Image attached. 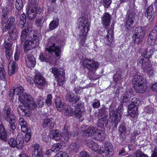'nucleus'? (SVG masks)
Listing matches in <instances>:
<instances>
[{"label":"nucleus","mask_w":157,"mask_h":157,"mask_svg":"<svg viewBox=\"0 0 157 157\" xmlns=\"http://www.w3.org/2000/svg\"><path fill=\"white\" fill-rule=\"evenodd\" d=\"M52 96L51 94H48L47 96V98L46 100V104L48 106L50 105L52 103Z\"/></svg>","instance_id":"obj_52"},{"label":"nucleus","mask_w":157,"mask_h":157,"mask_svg":"<svg viewBox=\"0 0 157 157\" xmlns=\"http://www.w3.org/2000/svg\"><path fill=\"white\" fill-rule=\"evenodd\" d=\"M133 90L131 89H128L125 91L123 95L122 96L120 100L122 103H126V105L127 106L128 102H129V99L131 98V95L133 94Z\"/></svg>","instance_id":"obj_18"},{"label":"nucleus","mask_w":157,"mask_h":157,"mask_svg":"<svg viewBox=\"0 0 157 157\" xmlns=\"http://www.w3.org/2000/svg\"><path fill=\"white\" fill-rule=\"evenodd\" d=\"M78 23L79 25L78 28L80 31V35L84 37L86 35L90 26L88 20L84 17L79 18Z\"/></svg>","instance_id":"obj_5"},{"label":"nucleus","mask_w":157,"mask_h":157,"mask_svg":"<svg viewBox=\"0 0 157 157\" xmlns=\"http://www.w3.org/2000/svg\"><path fill=\"white\" fill-rule=\"evenodd\" d=\"M106 114L105 109L104 108H101L98 110V113H95V116L96 117H101Z\"/></svg>","instance_id":"obj_48"},{"label":"nucleus","mask_w":157,"mask_h":157,"mask_svg":"<svg viewBox=\"0 0 157 157\" xmlns=\"http://www.w3.org/2000/svg\"><path fill=\"white\" fill-rule=\"evenodd\" d=\"M149 58L144 57V55L142 54L138 59L137 63L138 65H141L142 68L144 70H146L147 68L150 67L151 64L148 61Z\"/></svg>","instance_id":"obj_14"},{"label":"nucleus","mask_w":157,"mask_h":157,"mask_svg":"<svg viewBox=\"0 0 157 157\" xmlns=\"http://www.w3.org/2000/svg\"><path fill=\"white\" fill-rule=\"evenodd\" d=\"M24 90H25L22 86H19L15 89H11L10 91V96H11L12 95V96H13L14 95H19L21 93H23Z\"/></svg>","instance_id":"obj_32"},{"label":"nucleus","mask_w":157,"mask_h":157,"mask_svg":"<svg viewBox=\"0 0 157 157\" xmlns=\"http://www.w3.org/2000/svg\"><path fill=\"white\" fill-rule=\"evenodd\" d=\"M34 81L36 86L39 89H43L46 84L45 79L40 75L36 74Z\"/></svg>","instance_id":"obj_16"},{"label":"nucleus","mask_w":157,"mask_h":157,"mask_svg":"<svg viewBox=\"0 0 157 157\" xmlns=\"http://www.w3.org/2000/svg\"><path fill=\"white\" fill-rule=\"evenodd\" d=\"M13 50L12 49H9L8 50H6V56L7 59L8 61L10 60L13 54Z\"/></svg>","instance_id":"obj_50"},{"label":"nucleus","mask_w":157,"mask_h":157,"mask_svg":"<svg viewBox=\"0 0 157 157\" xmlns=\"http://www.w3.org/2000/svg\"><path fill=\"white\" fill-rule=\"evenodd\" d=\"M56 157H69L68 154L66 152L59 151L56 155Z\"/></svg>","instance_id":"obj_56"},{"label":"nucleus","mask_w":157,"mask_h":157,"mask_svg":"<svg viewBox=\"0 0 157 157\" xmlns=\"http://www.w3.org/2000/svg\"><path fill=\"white\" fill-rule=\"evenodd\" d=\"M146 79L140 75H135L133 78L132 82L135 84H139L140 83L146 84L147 83Z\"/></svg>","instance_id":"obj_27"},{"label":"nucleus","mask_w":157,"mask_h":157,"mask_svg":"<svg viewBox=\"0 0 157 157\" xmlns=\"http://www.w3.org/2000/svg\"><path fill=\"white\" fill-rule=\"evenodd\" d=\"M145 84L140 83L134 85V88L137 92L143 93L145 91L146 88L144 87Z\"/></svg>","instance_id":"obj_34"},{"label":"nucleus","mask_w":157,"mask_h":157,"mask_svg":"<svg viewBox=\"0 0 157 157\" xmlns=\"http://www.w3.org/2000/svg\"><path fill=\"white\" fill-rule=\"evenodd\" d=\"M98 147L99 146L98 144L94 142L93 145L92 146V147H91L90 148L92 151H98Z\"/></svg>","instance_id":"obj_59"},{"label":"nucleus","mask_w":157,"mask_h":157,"mask_svg":"<svg viewBox=\"0 0 157 157\" xmlns=\"http://www.w3.org/2000/svg\"><path fill=\"white\" fill-rule=\"evenodd\" d=\"M9 36L10 39L12 40H15L17 39L18 36L16 28L9 29Z\"/></svg>","instance_id":"obj_31"},{"label":"nucleus","mask_w":157,"mask_h":157,"mask_svg":"<svg viewBox=\"0 0 157 157\" xmlns=\"http://www.w3.org/2000/svg\"><path fill=\"white\" fill-rule=\"evenodd\" d=\"M94 142L92 140H86L85 142V144L89 148L92 147V146L93 145V143Z\"/></svg>","instance_id":"obj_63"},{"label":"nucleus","mask_w":157,"mask_h":157,"mask_svg":"<svg viewBox=\"0 0 157 157\" xmlns=\"http://www.w3.org/2000/svg\"><path fill=\"white\" fill-rule=\"evenodd\" d=\"M92 106L94 109H97L100 106V103L99 100L97 99H95L92 102Z\"/></svg>","instance_id":"obj_47"},{"label":"nucleus","mask_w":157,"mask_h":157,"mask_svg":"<svg viewBox=\"0 0 157 157\" xmlns=\"http://www.w3.org/2000/svg\"><path fill=\"white\" fill-rule=\"evenodd\" d=\"M136 155V157H148L147 155L144 154L140 150L137 151Z\"/></svg>","instance_id":"obj_53"},{"label":"nucleus","mask_w":157,"mask_h":157,"mask_svg":"<svg viewBox=\"0 0 157 157\" xmlns=\"http://www.w3.org/2000/svg\"><path fill=\"white\" fill-rule=\"evenodd\" d=\"M15 21V18L13 16L10 17L7 21H6L4 23L5 27L3 29V32L7 31L8 29L15 28L13 26V24Z\"/></svg>","instance_id":"obj_19"},{"label":"nucleus","mask_w":157,"mask_h":157,"mask_svg":"<svg viewBox=\"0 0 157 157\" xmlns=\"http://www.w3.org/2000/svg\"><path fill=\"white\" fill-rule=\"evenodd\" d=\"M151 47L149 46L147 48L144 49L142 54L144 55L145 57L149 58L152 55L153 50L151 48Z\"/></svg>","instance_id":"obj_39"},{"label":"nucleus","mask_w":157,"mask_h":157,"mask_svg":"<svg viewBox=\"0 0 157 157\" xmlns=\"http://www.w3.org/2000/svg\"><path fill=\"white\" fill-rule=\"evenodd\" d=\"M25 65L29 68L33 67L35 65L36 59L33 54L30 52L27 53L25 57Z\"/></svg>","instance_id":"obj_13"},{"label":"nucleus","mask_w":157,"mask_h":157,"mask_svg":"<svg viewBox=\"0 0 157 157\" xmlns=\"http://www.w3.org/2000/svg\"><path fill=\"white\" fill-rule=\"evenodd\" d=\"M127 19L125 23L126 28L130 30L133 26V20L136 16V14L133 11L129 10L127 13Z\"/></svg>","instance_id":"obj_11"},{"label":"nucleus","mask_w":157,"mask_h":157,"mask_svg":"<svg viewBox=\"0 0 157 157\" xmlns=\"http://www.w3.org/2000/svg\"><path fill=\"white\" fill-rule=\"evenodd\" d=\"M26 10L27 17L30 20H32L37 15L35 7L28 6L26 8Z\"/></svg>","instance_id":"obj_22"},{"label":"nucleus","mask_w":157,"mask_h":157,"mask_svg":"<svg viewBox=\"0 0 157 157\" xmlns=\"http://www.w3.org/2000/svg\"><path fill=\"white\" fill-rule=\"evenodd\" d=\"M42 125L43 128H47L48 129L54 128L55 123L53 119L51 118L44 119L42 120Z\"/></svg>","instance_id":"obj_20"},{"label":"nucleus","mask_w":157,"mask_h":157,"mask_svg":"<svg viewBox=\"0 0 157 157\" xmlns=\"http://www.w3.org/2000/svg\"><path fill=\"white\" fill-rule=\"evenodd\" d=\"M17 138H16V139L15 138H10L8 141V143L10 145L13 147H16L17 144H20V142L18 143L17 141Z\"/></svg>","instance_id":"obj_41"},{"label":"nucleus","mask_w":157,"mask_h":157,"mask_svg":"<svg viewBox=\"0 0 157 157\" xmlns=\"http://www.w3.org/2000/svg\"><path fill=\"white\" fill-rule=\"evenodd\" d=\"M31 96L29 94L23 93L19 96V100L20 102L24 105L27 104L29 101L32 98Z\"/></svg>","instance_id":"obj_23"},{"label":"nucleus","mask_w":157,"mask_h":157,"mask_svg":"<svg viewBox=\"0 0 157 157\" xmlns=\"http://www.w3.org/2000/svg\"><path fill=\"white\" fill-rule=\"evenodd\" d=\"M122 72L121 71H119L116 72L113 75V78L116 82L120 80L121 79V75Z\"/></svg>","instance_id":"obj_43"},{"label":"nucleus","mask_w":157,"mask_h":157,"mask_svg":"<svg viewBox=\"0 0 157 157\" xmlns=\"http://www.w3.org/2000/svg\"><path fill=\"white\" fill-rule=\"evenodd\" d=\"M44 104V102L40 98L37 99V101L36 102V106H38L39 107H42Z\"/></svg>","instance_id":"obj_58"},{"label":"nucleus","mask_w":157,"mask_h":157,"mask_svg":"<svg viewBox=\"0 0 157 157\" xmlns=\"http://www.w3.org/2000/svg\"><path fill=\"white\" fill-rule=\"evenodd\" d=\"M4 43L5 47L6 50H8L9 49H12V45L10 43L6 41H5Z\"/></svg>","instance_id":"obj_61"},{"label":"nucleus","mask_w":157,"mask_h":157,"mask_svg":"<svg viewBox=\"0 0 157 157\" xmlns=\"http://www.w3.org/2000/svg\"><path fill=\"white\" fill-rule=\"evenodd\" d=\"M122 107H119L116 111L109 108V118L111 119V122L113 126V129H115L117 127L118 123L120 121L121 116L122 114Z\"/></svg>","instance_id":"obj_4"},{"label":"nucleus","mask_w":157,"mask_h":157,"mask_svg":"<svg viewBox=\"0 0 157 157\" xmlns=\"http://www.w3.org/2000/svg\"><path fill=\"white\" fill-rule=\"evenodd\" d=\"M59 25V19L58 17H54L53 20L49 24V27L47 30L49 32L56 28Z\"/></svg>","instance_id":"obj_24"},{"label":"nucleus","mask_w":157,"mask_h":157,"mask_svg":"<svg viewBox=\"0 0 157 157\" xmlns=\"http://www.w3.org/2000/svg\"><path fill=\"white\" fill-rule=\"evenodd\" d=\"M83 67L90 72L95 71L99 66L98 62L88 58L85 59L83 63Z\"/></svg>","instance_id":"obj_8"},{"label":"nucleus","mask_w":157,"mask_h":157,"mask_svg":"<svg viewBox=\"0 0 157 157\" xmlns=\"http://www.w3.org/2000/svg\"><path fill=\"white\" fill-rule=\"evenodd\" d=\"M98 130V126H92L89 127L86 130L82 131L81 132L82 136L91 137L93 136L94 133Z\"/></svg>","instance_id":"obj_17"},{"label":"nucleus","mask_w":157,"mask_h":157,"mask_svg":"<svg viewBox=\"0 0 157 157\" xmlns=\"http://www.w3.org/2000/svg\"><path fill=\"white\" fill-rule=\"evenodd\" d=\"M80 157H91L89 156L87 152L85 151H82L80 153Z\"/></svg>","instance_id":"obj_64"},{"label":"nucleus","mask_w":157,"mask_h":157,"mask_svg":"<svg viewBox=\"0 0 157 157\" xmlns=\"http://www.w3.org/2000/svg\"><path fill=\"white\" fill-rule=\"evenodd\" d=\"M69 102L74 108H69V116H74L75 117L79 119L82 116V112L80 108L82 107L83 104L79 100V98L76 96H72L69 94Z\"/></svg>","instance_id":"obj_2"},{"label":"nucleus","mask_w":157,"mask_h":157,"mask_svg":"<svg viewBox=\"0 0 157 157\" xmlns=\"http://www.w3.org/2000/svg\"><path fill=\"white\" fill-rule=\"evenodd\" d=\"M63 136L61 131L58 130H52L50 131L49 136L50 137H60Z\"/></svg>","instance_id":"obj_35"},{"label":"nucleus","mask_w":157,"mask_h":157,"mask_svg":"<svg viewBox=\"0 0 157 157\" xmlns=\"http://www.w3.org/2000/svg\"><path fill=\"white\" fill-rule=\"evenodd\" d=\"M153 4H152L147 9L146 12L145 13V16L149 19H150L154 13L153 7Z\"/></svg>","instance_id":"obj_33"},{"label":"nucleus","mask_w":157,"mask_h":157,"mask_svg":"<svg viewBox=\"0 0 157 157\" xmlns=\"http://www.w3.org/2000/svg\"><path fill=\"white\" fill-rule=\"evenodd\" d=\"M108 115H106L98 120V126L101 128L106 127L108 123Z\"/></svg>","instance_id":"obj_28"},{"label":"nucleus","mask_w":157,"mask_h":157,"mask_svg":"<svg viewBox=\"0 0 157 157\" xmlns=\"http://www.w3.org/2000/svg\"><path fill=\"white\" fill-rule=\"evenodd\" d=\"M18 124L21 127V130L23 132H26L25 137H31L30 130L28 129V124L22 117H20L18 120Z\"/></svg>","instance_id":"obj_12"},{"label":"nucleus","mask_w":157,"mask_h":157,"mask_svg":"<svg viewBox=\"0 0 157 157\" xmlns=\"http://www.w3.org/2000/svg\"><path fill=\"white\" fill-rule=\"evenodd\" d=\"M157 39V30L156 29H153L151 31L148 37L147 42L150 45H154Z\"/></svg>","instance_id":"obj_21"},{"label":"nucleus","mask_w":157,"mask_h":157,"mask_svg":"<svg viewBox=\"0 0 157 157\" xmlns=\"http://www.w3.org/2000/svg\"><path fill=\"white\" fill-rule=\"evenodd\" d=\"M55 102L56 108L58 110L62 111L66 116L69 115V110L67 105H64V103L62 102L59 98H57Z\"/></svg>","instance_id":"obj_10"},{"label":"nucleus","mask_w":157,"mask_h":157,"mask_svg":"<svg viewBox=\"0 0 157 157\" xmlns=\"http://www.w3.org/2000/svg\"><path fill=\"white\" fill-rule=\"evenodd\" d=\"M7 134L6 132L5 128L2 124L0 125V137H6Z\"/></svg>","instance_id":"obj_44"},{"label":"nucleus","mask_w":157,"mask_h":157,"mask_svg":"<svg viewBox=\"0 0 157 157\" xmlns=\"http://www.w3.org/2000/svg\"><path fill=\"white\" fill-rule=\"evenodd\" d=\"M61 53V51L58 46L53 43L49 48L46 49L44 53H40L39 59L41 62L48 63L51 65L56 64V59L53 56V54L56 57L59 56Z\"/></svg>","instance_id":"obj_1"},{"label":"nucleus","mask_w":157,"mask_h":157,"mask_svg":"<svg viewBox=\"0 0 157 157\" xmlns=\"http://www.w3.org/2000/svg\"><path fill=\"white\" fill-rule=\"evenodd\" d=\"M104 146L99 149V152L103 156H111L113 154V148L112 144L108 141H105Z\"/></svg>","instance_id":"obj_9"},{"label":"nucleus","mask_w":157,"mask_h":157,"mask_svg":"<svg viewBox=\"0 0 157 157\" xmlns=\"http://www.w3.org/2000/svg\"><path fill=\"white\" fill-rule=\"evenodd\" d=\"M8 15L6 14H2V16L1 17L2 22L3 24V26L4 25V23L6 21V20L8 18Z\"/></svg>","instance_id":"obj_62"},{"label":"nucleus","mask_w":157,"mask_h":157,"mask_svg":"<svg viewBox=\"0 0 157 157\" xmlns=\"http://www.w3.org/2000/svg\"><path fill=\"white\" fill-rule=\"evenodd\" d=\"M62 147V144L60 143L53 144L51 147L52 150L53 152H56L59 151Z\"/></svg>","instance_id":"obj_42"},{"label":"nucleus","mask_w":157,"mask_h":157,"mask_svg":"<svg viewBox=\"0 0 157 157\" xmlns=\"http://www.w3.org/2000/svg\"><path fill=\"white\" fill-rule=\"evenodd\" d=\"M113 40V36H110L109 35H107L106 38L104 40V43L106 44H111Z\"/></svg>","instance_id":"obj_51"},{"label":"nucleus","mask_w":157,"mask_h":157,"mask_svg":"<svg viewBox=\"0 0 157 157\" xmlns=\"http://www.w3.org/2000/svg\"><path fill=\"white\" fill-rule=\"evenodd\" d=\"M33 150L32 151L33 157H43V154L41 148L37 143L32 145Z\"/></svg>","instance_id":"obj_15"},{"label":"nucleus","mask_w":157,"mask_h":157,"mask_svg":"<svg viewBox=\"0 0 157 157\" xmlns=\"http://www.w3.org/2000/svg\"><path fill=\"white\" fill-rule=\"evenodd\" d=\"M6 72L4 69L0 67V79L4 80L6 79Z\"/></svg>","instance_id":"obj_46"},{"label":"nucleus","mask_w":157,"mask_h":157,"mask_svg":"<svg viewBox=\"0 0 157 157\" xmlns=\"http://www.w3.org/2000/svg\"><path fill=\"white\" fill-rule=\"evenodd\" d=\"M11 108L8 107L7 109H5L4 114L6 120L9 123L11 128L13 130L16 128L15 124V117L13 114L11 113Z\"/></svg>","instance_id":"obj_7"},{"label":"nucleus","mask_w":157,"mask_h":157,"mask_svg":"<svg viewBox=\"0 0 157 157\" xmlns=\"http://www.w3.org/2000/svg\"><path fill=\"white\" fill-rule=\"evenodd\" d=\"M37 33L34 30L30 31L28 37L25 40L24 43V49L25 52L28 53V51L35 47L39 41V37L37 35Z\"/></svg>","instance_id":"obj_3"},{"label":"nucleus","mask_w":157,"mask_h":157,"mask_svg":"<svg viewBox=\"0 0 157 157\" xmlns=\"http://www.w3.org/2000/svg\"><path fill=\"white\" fill-rule=\"evenodd\" d=\"M42 20L41 18H38L36 19L35 21V24L37 27H39L40 28L41 27V22Z\"/></svg>","instance_id":"obj_60"},{"label":"nucleus","mask_w":157,"mask_h":157,"mask_svg":"<svg viewBox=\"0 0 157 157\" xmlns=\"http://www.w3.org/2000/svg\"><path fill=\"white\" fill-rule=\"evenodd\" d=\"M30 31H29V28L27 27L23 29L22 30L21 35V42L23 43L26 40L27 37L29 36Z\"/></svg>","instance_id":"obj_29"},{"label":"nucleus","mask_w":157,"mask_h":157,"mask_svg":"<svg viewBox=\"0 0 157 157\" xmlns=\"http://www.w3.org/2000/svg\"><path fill=\"white\" fill-rule=\"evenodd\" d=\"M119 134L121 137L126 136L127 129L126 126L123 125H120L119 127Z\"/></svg>","instance_id":"obj_37"},{"label":"nucleus","mask_w":157,"mask_h":157,"mask_svg":"<svg viewBox=\"0 0 157 157\" xmlns=\"http://www.w3.org/2000/svg\"><path fill=\"white\" fill-rule=\"evenodd\" d=\"M70 147L71 149L75 150L76 151L79 148V145L75 143H72L70 145Z\"/></svg>","instance_id":"obj_57"},{"label":"nucleus","mask_w":157,"mask_h":157,"mask_svg":"<svg viewBox=\"0 0 157 157\" xmlns=\"http://www.w3.org/2000/svg\"><path fill=\"white\" fill-rule=\"evenodd\" d=\"M140 102L139 99L136 98H132L129 102H128L127 106L129 108L136 107L138 108V106L140 105Z\"/></svg>","instance_id":"obj_30"},{"label":"nucleus","mask_w":157,"mask_h":157,"mask_svg":"<svg viewBox=\"0 0 157 157\" xmlns=\"http://www.w3.org/2000/svg\"><path fill=\"white\" fill-rule=\"evenodd\" d=\"M144 37L139 34H135L132 37V41L136 44H139L142 41Z\"/></svg>","instance_id":"obj_36"},{"label":"nucleus","mask_w":157,"mask_h":157,"mask_svg":"<svg viewBox=\"0 0 157 157\" xmlns=\"http://www.w3.org/2000/svg\"><path fill=\"white\" fill-rule=\"evenodd\" d=\"M112 2V0H103V4L105 8L109 7Z\"/></svg>","instance_id":"obj_54"},{"label":"nucleus","mask_w":157,"mask_h":157,"mask_svg":"<svg viewBox=\"0 0 157 157\" xmlns=\"http://www.w3.org/2000/svg\"><path fill=\"white\" fill-rule=\"evenodd\" d=\"M8 74L9 76L13 75L17 70V64L14 61L10 60L9 66Z\"/></svg>","instance_id":"obj_25"},{"label":"nucleus","mask_w":157,"mask_h":157,"mask_svg":"<svg viewBox=\"0 0 157 157\" xmlns=\"http://www.w3.org/2000/svg\"><path fill=\"white\" fill-rule=\"evenodd\" d=\"M111 19V16L108 13L104 14L102 18V22L103 25H104L106 29L109 25Z\"/></svg>","instance_id":"obj_26"},{"label":"nucleus","mask_w":157,"mask_h":157,"mask_svg":"<svg viewBox=\"0 0 157 157\" xmlns=\"http://www.w3.org/2000/svg\"><path fill=\"white\" fill-rule=\"evenodd\" d=\"M24 105L27 108L31 110H34L36 107V105L35 103L33 98L28 103H27V104H25Z\"/></svg>","instance_id":"obj_38"},{"label":"nucleus","mask_w":157,"mask_h":157,"mask_svg":"<svg viewBox=\"0 0 157 157\" xmlns=\"http://www.w3.org/2000/svg\"><path fill=\"white\" fill-rule=\"evenodd\" d=\"M26 107L24 105H19L18 106L17 108V109L19 113H21L20 112L21 111H22L23 113L25 112V111L27 109Z\"/></svg>","instance_id":"obj_55"},{"label":"nucleus","mask_w":157,"mask_h":157,"mask_svg":"<svg viewBox=\"0 0 157 157\" xmlns=\"http://www.w3.org/2000/svg\"><path fill=\"white\" fill-rule=\"evenodd\" d=\"M16 8L18 10H21L23 8V2L22 0H16L15 3Z\"/></svg>","instance_id":"obj_45"},{"label":"nucleus","mask_w":157,"mask_h":157,"mask_svg":"<svg viewBox=\"0 0 157 157\" xmlns=\"http://www.w3.org/2000/svg\"><path fill=\"white\" fill-rule=\"evenodd\" d=\"M137 108L134 107V108H129L128 107V113L129 115L132 117H135L137 115Z\"/></svg>","instance_id":"obj_40"},{"label":"nucleus","mask_w":157,"mask_h":157,"mask_svg":"<svg viewBox=\"0 0 157 157\" xmlns=\"http://www.w3.org/2000/svg\"><path fill=\"white\" fill-rule=\"evenodd\" d=\"M136 33L135 34H139L140 36H144V29L140 26L137 27L135 29Z\"/></svg>","instance_id":"obj_49"},{"label":"nucleus","mask_w":157,"mask_h":157,"mask_svg":"<svg viewBox=\"0 0 157 157\" xmlns=\"http://www.w3.org/2000/svg\"><path fill=\"white\" fill-rule=\"evenodd\" d=\"M51 71L56 78L58 83L60 85H63L65 81V73L63 69L62 68H57L54 67L51 69Z\"/></svg>","instance_id":"obj_6"}]
</instances>
